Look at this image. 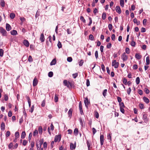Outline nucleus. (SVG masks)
Here are the masks:
<instances>
[{
    "label": "nucleus",
    "mask_w": 150,
    "mask_h": 150,
    "mask_svg": "<svg viewBox=\"0 0 150 150\" xmlns=\"http://www.w3.org/2000/svg\"><path fill=\"white\" fill-rule=\"evenodd\" d=\"M119 63L117 62L116 60H114L112 61V65L115 68H117L119 65Z\"/></svg>",
    "instance_id": "f257e3e1"
},
{
    "label": "nucleus",
    "mask_w": 150,
    "mask_h": 150,
    "mask_svg": "<svg viewBox=\"0 0 150 150\" xmlns=\"http://www.w3.org/2000/svg\"><path fill=\"white\" fill-rule=\"evenodd\" d=\"M121 58L123 62L125 61L128 59V56L126 54L125 52H124L122 54Z\"/></svg>",
    "instance_id": "f03ea898"
},
{
    "label": "nucleus",
    "mask_w": 150,
    "mask_h": 150,
    "mask_svg": "<svg viewBox=\"0 0 150 150\" xmlns=\"http://www.w3.org/2000/svg\"><path fill=\"white\" fill-rule=\"evenodd\" d=\"M0 32L2 34L3 36H7V32L4 29L1 27H0Z\"/></svg>",
    "instance_id": "7ed1b4c3"
},
{
    "label": "nucleus",
    "mask_w": 150,
    "mask_h": 150,
    "mask_svg": "<svg viewBox=\"0 0 150 150\" xmlns=\"http://www.w3.org/2000/svg\"><path fill=\"white\" fill-rule=\"evenodd\" d=\"M100 144L101 146L104 143V136L103 134H100Z\"/></svg>",
    "instance_id": "20e7f679"
},
{
    "label": "nucleus",
    "mask_w": 150,
    "mask_h": 150,
    "mask_svg": "<svg viewBox=\"0 0 150 150\" xmlns=\"http://www.w3.org/2000/svg\"><path fill=\"white\" fill-rule=\"evenodd\" d=\"M79 110L81 115H82L83 114V111L82 109V103L81 101H80L79 104Z\"/></svg>",
    "instance_id": "39448f33"
},
{
    "label": "nucleus",
    "mask_w": 150,
    "mask_h": 150,
    "mask_svg": "<svg viewBox=\"0 0 150 150\" xmlns=\"http://www.w3.org/2000/svg\"><path fill=\"white\" fill-rule=\"evenodd\" d=\"M61 138V136L60 135L56 136L54 138V141L55 142H57L58 141L59 142L60 141Z\"/></svg>",
    "instance_id": "423d86ee"
},
{
    "label": "nucleus",
    "mask_w": 150,
    "mask_h": 150,
    "mask_svg": "<svg viewBox=\"0 0 150 150\" xmlns=\"http://www.w3.org/2000/svg\"><path fill=\"white\" fill-rule=\"evenodd\" d=\"M84 102L86 107L87 108H88L89 102H88L87 98H85L84 100Z\"/></svg>",
    "instance_id": "0eeeda50"
},
{
    "label": "nucleus",
    "mask_w": 150,
    "mask_h": 150,
    "mask_svg": "<svg viewBox=\"0 0 150 150\" xmlns=\"http://www.w3.org/2000/svg\"><path fill=\"white\" fill-rule=\"evenodd\" d=\"M115 10L119 14H120L121 13V9L119 6H117L115 8Z\"/></svg>",
    "instance_id": "6e6552de"
},
{
    "label": "nucleus",
    "mask_w": 150,
    "mask_h": 150,
    "mask_svg": "<svg viewBox=\"0 0 150 150\" xmlns=\"http://www.w3.org/2000/svg\"><path fill=\"white\" fill-rule=\"evenodd\" d=\"M38 83V81L36 78H35L33 81V86H36Z\"/></svg>",
    "instance_id": "1a4fd4ad"
},
{
    "label": "nucleus",
    "mask_w": 150,
    "mask_h": 150,
    "mask_svg": "<svg viewBox=\"0 0 150 150\" xmlns=\"http://www.w3.org/2000/svg\"><path fill=\"white\" fill-rule=\"evenodd\" d=\"M6 29L8 31H9L11 29V28L10 25L6 23Z\"/></svg>",
    "instance_id": "9d476101"
},
{
    "label": "nucleus",
    "mask_w": 150,
    "mask_h": 150,
    "mask_svg": "<svg viewBox=\"0 0 150 150\" xmlns=\"http://www.w3.org/2000/svg\"><path fill=\"white\" fill-rule=\"evenodd\" d=\"M23 43L24 45L26 47H28L29 46V43L27 40H24Z\"/></svg>",
    "instance_id": "9b49d317"
},
{
    "label": "nucleus",
    "mask_w": 150,
    "mask_h": 150,
    "mask_svg": "<svg viewBox=\"0 0 150 150\" xmlns=\"http://www.w3.org/2000/svg\"><path fill=\"white\" fill-rule=\"evenodd\" d=\"M45 38L43 33L41 34L40 38V40L41 42H43L45 41Z\"/></svg>",
    "instance_id": "f8f14e48"
},
{
    "label": "nucleus",
    "mask_w": 150,
    "mask_h": 150,
    "mask_svg": "<svg viewBox=\"0 0 150 150\" xmlns=\"http://www.w3.org/2000/svg\"><path fill=\"white\" fill-rule=\"evenodd\" d=\"M135 58L137 59H140L142 58V56L139 53H136L135 55Z\"/></svg>",
    "instance_id": "ddd939ff"
},
{
    "label": "nucleus",
    "mask_w": 150,
    "mask_h": 150,
    "mask_svg": "<svg viewBox=\"0 0 150 150\" xmlns=\"http://www.w3.org/2000/svg\"><path fill=\"white\" fill-rule=\"evenodd\" d=\"M76 148V143L74 144L72 143H71L70 145V148L71 149H75Z\"/></svg>",
    "instance_id": "4468645a"
},
{
    "label": "nucleus",
    "mask_w": 150,
    "mask_h": 150,
    "mask_svg": "<svg viewBox=\"0 0 150 150\" xmlns=\"http://www.w3.org/2000/svg\"><path fill=\"white\" fill-rule=\"evenodd\" d=\"M11 33L12 35H15L17 34V32L16 30H13L11 31Z\"/></svg>",
    "instance_id": "2eb2a0df"
},
{
    "label": "nucleus",
    "mask_w": 150,
    "mask_h": 150,
    "mask_svg": "<svg viewBox=\"0 0 150 150\" xmlns=\"http://www.w3.org/2000/svg\"><path fill=\"white\" fill-rule=\"evenodd\" d=\"M143 100L144 102L146 103H148L149 102V100L146 97L144 96L143 98Z\"/></svg>",
    "instance_id": "dca6fc26"
},
{
    "label": "nucleus",
    "mask_w": 150,
    "mask_h": 150,
    "mask_svg": "<svg viewBox=\"0 0 150 150\" xmlns=\"http://www.w3.org/2000/svg\"><path fill=\"white\" fill-rule=\"evenodd\" d=\"M72 110L71 109H70L69 110L68 112V114L69 117L71 118L72 116Z\"/></svg>",
    "instance_id": "f3484780"
},
{
    "label": "nucleus",
    "mask_w": 150,
    "mask_h": 150,
    "mask_svg": "<svg viewBox=\"0 0 150 150\" xmlns=\"http://www.w3.org/2000/svg\"><path fill=\"white\" fill-rule=\"evenodd\" d=\"M74 133L75 136H77L78 135L79 133V130L77 128H76L75 129L74 131Z\"/></svg>",
    "instance_id": "a211bd4d"
},
{
    "label": "nucleus",
    "mask_w": 150,
    "mask_h": 150,
    "mask_svg": "<svg viewBox=\"0 0 150 150\" xmlns=\"http://www.w3.org/2000/svg\"><path fill=\"white\" fill-rule=\"evenodd\" d=\"M56 63V60L55 59H53L50 63V65H55Z\"/></svg>",
    "instance_id": "6ab92c4d"
},
{
    "label": "nucleus",
    "mask_w": 150,
    "mask_h": 150,
    "mask_svg": "<svg viewBox=\"0 0 150 150\" xmlns=\"http://www.w3.org/2000/svg\"><path fill=\"white\" fill-rule=\"evenodd\" d=\"M1 130H4L5 129V125L4 123L3 122L1 123Z\"/></svg>",
    "instance_id": "aec40b11"
},
{
    "label": "nucleus",
    "mask_w": 150,
    "mask_h": 150,
    "mask_svg": "<svg viewBox=\"0 0 150 150\" xmlns=\"http://www.w3.org/2000/svg\"><path fill=\"white\" fill-rule=\"evenodd\" d=\"M38 132L39 134H41L42 132V128L41 126H39L38 128Z\"/></svg>",
    "instance_id": "412c9836"
},
{
    "label": "nucleus",
    "mask_w": 150,
    "mask_h": 150,
    "mask_svg": "<svg viewBox=\"0 0 150 150\" xmlns=\"http://www.w3.org/2000/svg\"><path fill=\"white\" fill-rule=\"evenodd\" d=\"M120 6L122 7H123L124 6V0H120Z\"/></svg>",
    "instance_id": "4be33fe9"
},
{
    "label": "nucleus",
    "mask_w": 150,
    "mask_h": 150,
    "mask_svg": "<svg viewBox=\"0 0 150 150\" xmlns=\"http://www.w3.org/2000/svg\"><path fill=\"white\" fill-rule=\"evenodd\" d=\"M146 64L149 65L150 63L149 57V56H147L146 57Z\"/></svg>",
    "instance_id": "5701e85b"
},
{
    "label": "nucleus",
    "mask_w": 150,
    "mask_h": 150,
    "mask_svg": "<svg viewBox=\"0 0 150 150\" xmlns=\"http://www.w3.org/2000/svg\"><path fill=\"white\" fill-rule=\"evenodd\" d=\"M25 135H26V134H25V132L24 131V132H22V134H21V138L22 139L24 138L25 137Z\"/></svg>",
    "instance_id": "b1692460"
},
{
    "label": "nucleus",
    "mask_w": 150,
    "mask_h": 150,
    "mask_svg": "<svg viewBox=\"0 0 150 150\" xmlns=\"http://www.w3.org/2000/svg\"><path fill=\"white\" fill-rule=\"evenodd\" d=\"M107 90L106 89L104 90L103 92V95L105 97L106 96L107 94Z\"/></svg>",
    "instance_id": "393cba45"
},
{
    "label": "nucleus",
    "mask_w": 150,
    "mask_h": 150,
    "mask_svg": "<svg viewBox=\"0 0 150 150\" xmlns=\"http://www.w3.org/2000/svg\"><path fill=\"white\" fill-rule=\"evenodd\" d=\"M106 17V14L105 13H103L102 15V18L103 20H105Z\"/></svg>",
    "instance_id": "a878e982"
},
{
    "label": "nucleus",
    "mask_w": 150,
    "mask_h": 150,
    "mask_svg": "<svg viewBox=\"0 0 150 150\" xmlns=\"http://www.w3.org/2000/svg\"><path fill=\"white\" fill-rule=\"evenodd\" d=\"M15 138L18 139L19 136V133L18 132H16L15 133Z\"/></svg>",
    "instance_id": "bb28decb"
},
{
    "label": "nucleus",
    "mask_w": 150,
    "mask_h": 150,
    "mask_svg": "<svg viewBox=\"0 0 150 150\" xmlns=\"http://www.w3.org/2000/svg\"><path fill=\"white\" fill-rule=\"evenodd\" d=\"M10 17L11 19H13L15 16V14L13 13H11L10 14Z\"/></svg>",
    "instance_id": "cd10ccee"
},
{
    "label": "nucleus",
    "mask_w": 150,
    "mask_h": 150,
    "mask_svg": "<svg viewBox=\"0 0 150 150\" xmlns=\"http://www.w3.org/2000/svg\"><path fill=\"white\" fill-rule=\"evenodd\" d=\"M136 82L137 84H138L140 82V79L139 77H137L136 79Z\"/></svg>",
    "instance_id": "c85d7f7f"
},
{
    "label": "nucleus",
    "mask_w": 150,
    "mask_h": 150,
    "mask_svg": "<svg viewBox=\"0 0 150 150\" xmlns=\"http://www.w3.org/2000/svg\"><path fill=\"white\" fill-rule=\"evenodd\" d=\"M38 134V131L37 129H35L33 133V135L34 136H35L37 135Z\"/></svg>",
    "instance_id": "c756f323"
},
{
    "label": "nucleus",
    "mask_w": 150,
    "mask_h": 150,
    "mask_svg": "<svg viewBox=\"0 0 150 150\" xmlns=\"http://www.w3.org/2000/svg\"><path fill=\"white\" fill-rule=\"evenodd\" d=\"M89 38L91 40H93L94 39L93 36V35L91 34L89 36Z\"/></svg>",
    "instance_id": "7c9ffc66"
},
{
    "label": "nucleus",
    "mask_w": 150,
    "mask_h": 150,
    "mask_svg": "<svg viewBox=\"0 0 150 150\" xmlns=\"http://www.w3.org/2000/svg\"><path fill=\"white\" fill-rule=\"evenodd\" d=\"M53 73L52 71H50L48 74V76L50 77H51L53 76Z\"/></svg>",
    "instance_id": "2f4dec72"
},
{
    "label": "nucleus",
    "mask_w": 150,
    "mask_h": 150,
    "mask_svg": "<svg viewBox=\"0 0 150 150\" xmlns=\"http://www.w3.org/2000/svg\"><path fill=\"white\" fill-rule=\"evenodd\" d=\"M28 61L29 62H31L33 61V59L31 56H29L28 58Z\"/></svg>",
    "instance_id": "473e14b6"
},
{
    "label": "nucleus",
    "mask_w": 150,
    "mask_h": 150,
    "mask_svg": "<svg viewBox=\"0 0 150 150\" xmlns=\"http://www.w3.org/2000/svg\"><path fill=\"white\" fill-rule=\"evenodd\" d=\"M4 51L2 49H0V56L2 57L3 55Z\"/></svg>",
    "instance_id": "72a5a7b5"
},
{
    "label": "nucleus",
    "mask_w": 150,
    "mask_h": 150,
    "mask_svg": "<svg viewBox=\"0 0 150 150\" xmlns=\"http://www.w3.org/2000/svg\"><path fill=\"white\" fill-rule=\"evenodd\" d=\"M63 83L65 86H67V87L69 86V85L68 84L67 81V80H64Z\"/></svg>",
    "instance_id": "f704fd0d"
},
{
    "label": "nucleus",
    "mask_w": 150,
    "mask_h": 150,
    "mask_svg": "<svg viewBox=\"0 0 150 150\" xmlns=\"http://www.w3.org/2000/svg\"><path fill=\"white\" fill-rule=\"evenodd\" d=\"M1 5L2 7H4L5 6V2L4 0L1 1Z\"/></svg>",
    "instance_id": "c9c22d12"
},
{
    "label": "nucleus",
    "mask_w": 150,
    "mask_h": 150,
    "mask_svg": "<svg viewBox=\"0 0 150 150\" xmlns=\"http://www.w3.org/2000/svg\"><path fill=\"white\" fill-rule=\"evenodd\" d=\"M130 44L132 46L135 47L136 45V43L134 41L132 40Z\"/></svg>",
    "instance_id": "e433bc0d"
},
{
    "label": "nucleus",
    "mask_w": 150,
    "mask_h": 150,
    "mask_svg": "<svg viewBox=\"0 0 150 150\" xmlns=\"http://www.w3.org/2000/svg\"><path fill=\"white\" fill-rule=\"evenodd\" d=\"M126 52L127 54H129L130 53V50L129 48L127 47L125 49Z\"/></svg>",
    "instance_id": "4c0bfd02"
},
{
    "label": "nucleus",
    "mask_w": 150,
    "mask_h": 150,
    "mask_svg": "<svg viewBox=\"0 0 150 150\" xmlns=\"http://www.w3.org/2000/svg\"><path fill=\"white\" fill-rule=\"evenodd\" d=\"M80 19L82 21L83 23H85L86 22V20L84 19L83 17V16H81L80 17Z\"/></svg>",
    "instance_id": "58836bf2"
},
{
    "label": "nucleus",
    "mask_w": 150,
    "mask_h": 150,
    "mask_svg": "<svg viewBox=\"0 0 150 150\" xmlns=\"http://www.w3.org/2000/svg\"><path fill=\"white\" fill-rule=\"evenodd\" d=\"M119 105L120 106V108L125 107L124 105V104L123 103V102L120 103H119Z\"/></svg>",
    "instance_id": "ea45409f"
},
{
    "label": "nucleus",
    "mask_w": 150,
    "mask_h": 150,
    "mask_svg": "<svg viewBox=\"0 0 150 150\" xmlns=\"http://www.w3.org/2000/svg\"><path fill=\"white\" fill-rule=\"evenodd\" d=\"M108 27L109 30L111 31L112 30V26L111 24H109L108 26Z\"/></svg>",
    "instance_id": "a19ab883"
},
{
    "label": "nucleus",
    "mask_w": 150,
    "mask_h": 150,
    "mask_svg": "<svg viewBox=\"0 0 150 150\" xmlns=\"http://www.w3.org/2000/svg\"><path fill=\"white\" fill-rule=\"evenodd\" d=\"M83 63V60H81L80 62H79V65L80 66L82 65Z\"/></svg>",
    "instance_id": "79ce46f5"
},
{
    "label": "nucleus",
    "mask_w": 150,
    "mask_h": 150,
    "mask_svg": "<svg viewBox=\"0 0 150 150\" xmlns=\"http://www.w3.org/2000/svg\"><path fill=\"white\" fill-rule=\"evenodd\" d=\"M72 60V58L71 57H68L67 58V61L69 62H71Z\"/></svg>",
    "instance_id": "37998d69"
},
{
    "label": "nucleus",
    "mask_w": 150,
    "mask_h": 150,
    "mask_svg": "<svg viewBox=\"0 0 150 150\" xmlns=\"http://www.w3.org/2000/svg\"><path fill=\"white\" fill-rule=\"evenodd\" d=\"M54 99V101L56 102H58V97L56 95H55Z\"/></svg>",
    "instance_id": "c03bdc74"
},
{
    "label": "nucleus",
    "mask_w": 150,
    "mask_h": 150,
    "mask_svg": "<svg viewBox=\"0 0 150 150\" xmlns=\"http://www.w3.org/2000/svg\"><path fill=\"white\" fill-rule=\"evenodd\" d=\"M139 107L141 109H144V105L143 104H140L139 105Z\"/></svg>",
    "instance_id": "a18cd8bd"
},
{
    "label": "nucleus",
    "mask_w": 150,
    "mask_h": 150,
    "mask_svg": "<svg viewBox=\"0 0 150 150\" xmlns=\"http://www.w3.org/2000/svg\"><path fill=\"white\" fill-rule=\"evenodd\" d=\"M57 46L59 48H60L62 47L61 43L59 41L57 44Z\"/></svg>",
    "instance_id": "49530a36"
},
{
    "label": "nucleus",
    "mask_w": 150,
    "mask_h": 150,
    "mask_svg": "<svg viewBox=\"0 0 150 150\" xmlns=\"http://www.w3.org/2000/svg\"><path fill=\"white\" fill-rule=\"evenodd\" d=\"M108 139L109 140H111V135L110 134H108L107 136Z\"/></svg>",
    "instance_id": "de8ad7c7"
},
{
    "label": "nucleus",
    "mask_w": 150,
    "mask_h": 150,
    "mask_svg": "<svg viewBox=\"0 0 150 150\" xmlns=\"http://www.w3.org/2000/svg\"><path fill=\"white\" fill-rule=\"evenodd\" d=\"M131 88H129L127 89V93L128 95L130 94L131 93Z\"/></svg>",
    "instance_id": "09e8293b"
},
{
    "label": "nucleus",
    "mask_w": 150,
    "mask_h": 150,
    "mask_svg": "<svg viewBox=\"0 0 150 150\" xmlns=\"http://www.w3.org/2000/svg\"><path fill=\"white\" fill-rule=\"evenodd\" d=\"M87 146H88V150H89L90 148V146H91L90 144L89 143V142H88V141H87Z\"/></svg>",
    "instance_id": "8fccbe9b"
},
{
    "label": "nucleus",
    "mask_w": 150,
    "mask_h": 150,
    "mask_svg": "<svg viewBox=\"0 0 150 150\" xmlns=\"http://www.w3.org/2000/svg\"><path fill=\"white\" fill-rule=\"evenodd\" d=\"M47 147V143L46 142H45L43 144V148L44 149H46Z\"/></svg>",
    "instance_id": "3c124183"
},
{
    "label": "nucleus",
    "mask_w": 150,
    "mask_h": 150,
    "mask_svg": "<svg viewBox=\"0 0 150 150\" xmlns=\"http://www.w3.org/2000/svg\"><path fill=\"white\" fill-rule=\"evenodd\" d=\"M124 107H122V108H120V110L121 112L123 113H125V110L124 109Z\"/></svg>",
    "instance_id": "603ef678"
},
{
    "label": "nucleus",
    "mask_w": 150,
    "mask_h": 150,
    "mask_svg": "<svg viewBox=\"0 0 150 150\" xmlns=\"http://www.w3.org/2000/svg\"><path fill=\"white\" fill-rule=\"evenodd\" d=\"M117 101L118 102H119V103L121 102L122 101V99L119 96H117Z\"/></svg>",
    "instance_id": "864d4df0"
},
{
    "label": "nucleus",
    "mask_w": 150,
    "mask_h": 150,
    "mask_svg": "<svg viewBox=\"0 0 150 150\" xmlns=\"http://www.w3.org/2000/svg\"><path fill=\"white\" fill-rule=\"evenodd\" d=\"M10 134H10V131H7L6 133V137H9L10 135Z\"/></svg>",
    "instance_id": "5fc2aeb1"
},
{
    "label": "nucleus",
    "mask_w": 150,
    "mask_h": 150,
    "mask_svg": "<svg viewBox=\"0 0 150 150\" xmlns=\"http://www.w3.org/2000/svg\"><path fill=\"white\" fill-rule=\"evenodd\" d=\"M78 76V74L77 73H76L75 74H74L72 75V76L74 78H76Z\"/></svg>",
    "instance_id": "6e6d98bb"
},
{
    "label": "nucleus",
    "mask_w": 150,
    "mask_h": 150,
    "mask_svg": "<svg viewBox=\"0 0 150 150\" xmlns=\"http://www.w3.org/2000/svg\"><path fill=\"white\" fill-rule=\"evenodd\" d=\"M111 38L113 41H114L115 40V35L114 34H113L112 35Z\"/></svg>",
    "instance_id": "4d7b16f0"
},
{
    "label": "nucleus",
    "mask_w": 150,
    "mask_h": 150,
    "mask_svg": "<svg viewBox=\"0 0 150 150\" xmlns=\"http://www.w3.org/2000/svg\"><path fill=\"white\" fill-rule=\"evenodd\" d=\"M13 146V144L12 143H11L8 146V148L10 149H11L12 148V147Z\"/></svg>",
    "instance_id": "13d9d810"
},
{
    "label": "nucleus",
    "mask_w": 150,
    "mask_h": 150,
    "mask_svg": "<svg viewBox=\"0 0 150 150\" xmlns=\"http://www.w3.org/2000/svg\"><path fill=\"white\" fill-rule=\"evenodd\" d=\"M123 83L125 85H127V80L126 79L124 78L123 79Z\"/></svg>",
    "instance_id": "bf43d9fd"
},
{
    "label": "nucleus",
    "mask_w": 150,
    "mask_h": 150,
    "mask_svg": "<svg viewBox=\"0 0 150 150\" xmlns=\"http://www.w3.org/2000/svg\"><path fill=\"white\" fill-rule=\"evenodd\" d=\"M45 100H43L42 102V104H41V106L42 107H44L45 105Z\"/></svg>",
    "instance_id": "052dcab7"
},
{
    "label": "nucleus",
    "mask_w": 150,
    "mask_h": 150,
    "mask_svg": "<svg viewBox=\"0 0 150 150\" xmlns=\"http://www.w3.org/2000/svg\"><path fill=\"white\" fill-rule=\"evenodd\" d=\"M111 44L110 43H109L107 45V47L108 48H110L111 47Z\"/></svg>",
    "instance_id": "680f3d73"
},
{
    "label": "nucleus",
    "mask_w": 150,
    "mask_h": 150,
    "mask_svg": "<svg viewBox=\"0 0 150 150\" xmlns=\"http://www.w3.org/2000/svg\"><path fill=\"white\" fill-rule=\"evenodd\" d=\"M95 56L96 58V59H97L98 58V52L97 51H96L95 52Z\"/></svg>",
    "instance_id": "e2e57ef3"
},
{
    "label": "nucleus",
    "mask_w": 150,
    "mask_h": 150,
    "mask_svg": "<svg viewBox=\"0 0 150 150\" xmlns=\"http://www.w3.org/2000/svg\"><path fill=\"white\" fill-rule=\"evenodd\" d=\"M27 142L26 140H24L23 141V144L24 146H25L26 145Z\"/></svg>",
    "instance_id": "0e129e2a"
},
{
    "label": "nucleus",
    "mask_w": 150,
    "mask_h": 150,
    "mask_svg": "<svg viewBox=\"0 0 150 150\" xmlns=\"http://www.w3.org/2000/svg\"><path fill=\"white\" fill-rule=\"evenodd\" d=\"M92 131L93 134H94L96 132V130L94 128H92Z\"/></svg>",
    "instance_id": "69168bd1"
},
{
    "label": "nucleus",
    "mask_w": 150,
    "mask_h": 150,
    "mask_svg": "<svg viewBox=\"0 0 150 150\" xmlns=\"http://www.w3.org/2000/svg\"><path fill=\"white\" fill-rule=\"evenodd\" d=\"M133 68L134 69H136L138 68V66L137 65L135 64L133 66Z\"/></svg>",
    "instance_id": "338daca9"
},
{
    "label": "nucleus",
    "mask_w": 150,
    "mask_h": 150,
    "mask_svg": "<svg viewBox=\"0 0 150 150\" xmlns=\"http://www.w3.org/2000/svg\"><path fill=\"white\" fill-rule=\"evenodd\" d=\"M146 29L144 28H142L141 29V32L142 33L145 32L146 31Z\"/></svg>",
    "instance_id": "774afa93"
}]
</instances>
